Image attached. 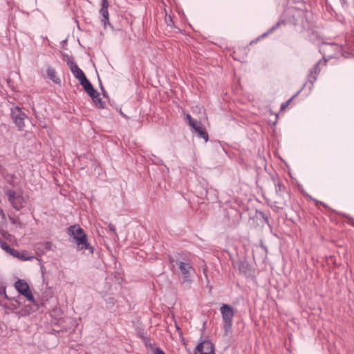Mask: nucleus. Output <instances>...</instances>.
<instances>
[{"mask_svg": "<svg viewBox=\"0 0 354 354\" xmlns=\"http://www.w3.org/2000/svg\"><path fill=\"white\" fill-rule=\"evenodd\" d=\"M314 201H315L317 203H322L321 202H319L318 201H315V200H314Z\"/></svg>", "mask_w": 354, "mask_h": 354, "instance_id": "obj_33", "label": "nucleus"}, {"mask_svg": "<svg viewBox=\"0 0 354 354\" xmlns=\"http://www.w3.org/2000/svg\"><path fill=\"white\" fill-rule=\"evenodd\" d=\"M277 119H278V114H275V120L272 122L273 126L276 125Z\"/></svg>", "mask_w": 354, "mask_h": 354, "instance_id": "obj_29", "label": "nucleus"}, {"mask_svg": "<svg viewBox=\"0 0 354 354\" xmlns=\"http://www.w3.org/2000/svg\"><path fill=\"white\" fill-rule=\"evenodd\" d=\"M325 64L326 60H319L312 68L309 70L307 75V82L310 84V86H309L310 91L313 89L314 83L316 82L317 76L320 72L319 65H325Z\"/></svg>", "mask_w": 354, "mask_h": 354, "instance_id": "obj_7", "label": "nucleus"}, {"mask_svg": "<svg viewBox=\"0 0 354 354\" xmlns=\"http://www.w3.org/2000/svg\"><path fill=\"white\" fill-rule=\"evenodd\" d=\"M220 311L222 315L224 332L225 335H227L232 326V319L234 313L232 308L227 304L223 305L220 308Z\"/></svg>", "mask_w": 354, "mask_h": 354, "instance_id": "obj_3", "label": "nucleus"}, {"mask_svg": "<svg viewBox=\"0 0 354 354\" xmlns=\"http://www.w3.org/2000/svg\"><path fill=\"white\" fill-rule=\"evenodd\" d=\"M333 47V46H332V45L326 44V45L324 46V50H327L328 48H331Z\"/></svg>", "mask_w": 354, "mask_h": 354, "instance_id": "obj_27", "label": "nucleus"}, {"mask_svg": "<svg viewBox=\"0 0 354 354\" xmlns=\"http://www.w3.org/2000/svg\"><path fill=\"white\" fill-rule=\"evenodd\" d=\"M281 24V22L279 21L277 22L274 26H273L272 28H270L266 32L262 34L261 35H260L259 37H258L256 39L254 40H252L250 41V44H255L257 43L258 41H259L260 39L266 37L267 35H268L269 34H271L277 28L279 27Z\"/></svg>", "mask_w": 354, "mask_h": 354, "instance_id": "obj_14", "label": "nucleus"}, {"mask_svg": "<svg viewBox=\"0 0 354 354\" xmlns=\"http://www.w3.org/2000/svg\"><path fill=\"white\" fill-rule=\"evenodd\" d=\"M306 84H304L303 85V86L301 87V88L300 90H299V91L297 92V93H296L295 95H293L290 99H289L288 101H286V102H283V103H282V104H281V107H280V111H284V110H285V109L288 106V105H289L290 102H291V101H292V100H293L296 96H297V95L300 93V92H301V91H302V89L304 88V86H306Z\"/></svg>", "mask_w": 354, "mask_h": 354, "instance_id": "obj_18", "label": "nucleus"}, {"mask_svg": "<svg viewBox=\"0 0 354 354\" xmlns=\"http://www.w3.org/2000/svg\"><path fill=\"white\" fill-rule=\"evenodd\" d=\"M15 288L21 295L26 297L28 301L31 302L35 301L32 292L30 290V287L25 280L18 279L16 281L15 283Z\"/></svg>", "mask_w": 354, "mask_h": 354, "instance_id": "obj_4", "label": "nucleus"}, {"mask_svg": "<svg viewBox=\"0 0 354 354\" xmlns=\"http://www.w3.org/2000/svg\"><path fill=\"white\" fill-rule=\"evenodd\" d=\"M186 119L188 122V124L190 127H192V124H194L197 120H194L191 115L189 114H187L186 115Z\"/></svg>", "mask_w": 354, "mask_h": 354, "instance_id": "obj_23", "label": "nucleus"}, {"mask_svg": "<svg viewBox=\"0 0 354 354\" xmlns=\"http://www.w3.org/2000/svg\"><path fill=\"white\" fill-rule=\"evenodd\" d=\"M191 127L198 133V136L200 138L204 139L205 142L208 141V133L201 122L197 120L194 124H192Z\"/></svg>", "mask_w": 354, "mask_h": 354, "instance_id": "obj_10", "label": "nucleus"}, {"mask_svg": "<svg viewBox=\"0 0 354 354\" xmlns=\"http://www.w3.org/2000/svg\"><path fill=\"white\" fill-rule=\"evenodd\" d=\"M91 97L92 98L96 106H97L98 108L104 107V102L100 97V94L97 92H96L95 94H94L93 96H91Z\"/></svg>", "mask_w": 354, "mask_h": 354, "instance_id": "obj_16", "label": "nucleus"}, {"mask_svg": "<svg viewBox=\"0 0 354 354\" xmlns=\"http://www.w3.org/2000/svg\"><path fill=\"white\" fill-rule=\"evenodd\" d=\"M109 229H110V230H111V231H112V232H115V227H114L113 225H109Z\"/></svg>", "mask_w": 354, "mask_h": 354, "instance_id": "obj_31", "label": "nucleus"}, {"mask_svg": "<svg viewBox=\"0 0 354 354\" xmlns=\"http://www.w3.org/2000/svg\"><path fill=\"white\" fill-rule=\"evenodd\" d=\"M170 262L173 266H178L183 276V283L192 281L191 277L194 273V268L186 256L180 255L176 259L171 258Z\"/></svg>", "mask_w": 354, "mask_h": 354, "instance_id": "obj_1", "label": "nucleus"}, {"mask_svg": "<svg viewBox=\"0 0 354 354\" xmlns=\"http://www.w3.org/2000/svg\"><path fill=\"white\" fill-rule=\"evenodd\" d=\"M72 73L73 74L75 77L77 78L80 81V83L82 81H83L85 79H86V77L85 74L84 73V72L80 68H78V69H76V70L73 71L72 72Z\"/></svg>", "mask_w": 354, "mask_h": 354, "instance_id": "obj_17", "label": "nucleus"}, {"mask_svg": "<svg viewBox=\"0 0 354 354\" xmlns=\"http://www.w3.org/2000/svg\"><path fill=\"white\" fill-rule=\"evenodd\" d=\"M276 187V192L278 193L279 191H281V185L280 184H277L275 185Z\"/></svg>", "mask_w": 354, "mask_h": 354, "instance_id": "obj_26", "label": "nucleus"}, {"mask_svg": "<svg viewBox=\"0 0 354 354\" xmlns=\"http://www.w3.org/2000/svg\"><path fill=\"white\" fill-rule=\"evenodd\" d=\"M84 233L83 229L79 225H71L67 229V234L73 237L74 240L77 239V237L82 236Z\"/></svg>", "mask_w": 354, "mask_h": 354, "instance_id": "obj_11", "label": "nucleus"}, {"mask_svg": "<svg viewBox=\"0 0 354 354\" xmlns=\"http://www.w3.org/2000/svg\"><path fill=\"white\" fill-rule=\"evenodd\" d=\"M0 247L8 254H10L11 252H13V249H12L6 242L3 241L2 240H0Z\"/></svg>", "mask_w": 354, "mask_h": 354, "instance_id": "obj_20", "label": "nucleus"}, {"mask_svg": "<svg viewBox=\"0 0 354 354\" xmlns=\"http://www.w3.org/2000/svg\"><path fill=\"white\" fill-rule=\"evenodd\" d=\"M108 304L113 306V299L109 298V301H107Z\"/></svg>", "mask_w": 354, "mask_h": 354, "instance_id": "obj_28", "label": "nucleus"}, {"mask_svg": "<svg viewBox=\"0 0 354 354\" xmlns=\"http://www.w3.org/2000/svg\"><path fill=\"white\" fill-rule=\"evenodd\" d=\"M5 194L12 207L17 211L21 209L27 203V197L21 191L7 189Z\"/></svg>", "mask_w": 354, "mask_h": 354, "instance_id": "obj_2", "label": "nucleus"}, {"mask_svg": "<svg viewBox=\"0 0 354 354\" xmlns=\"http://www.w3.org/2000/svg\"><path fill=\"white\" fill-rule=\"evenodd\" d=\"M75 241L79 250H88L90 254L93 253L94 248L88 243L86 233L83 234L82 236L80 237H77Z\"/></svg>", "mask_w": 354, "mask_h": 354, "instance_id": "obj_9", "label": "nucleus"}, {"mask_svg": "<svg viewBox=\"0 0 354 354\" xmlns=\"http://www.w3.org/2000/svg\"><path fill=\"white\" fill-rule=\"evenodd\" d=\"M46 74L48 79L52 80L55 84H60L61 80L56 76V71L51 67H48L46 69Z\"/></svg>", "mask_w": 354, "mask_h": 354, "instance_id": "obj_15", "label": "nucleus"}, {"mask_svg": "<svg viewBox=\"0 0 354 354\" xmlns=\"http://www.w3.org/2000/svg\"><path fill=\"white\" fill-rule=\"evenodd\" d=\"M11 116L19 130H23L25 127L24 120L26 118L25 113L19 106H15L11 109Z\"/></svg>", "mask_w": 354, "mask_h": 354, "instance_id": "obj_5", "label": "nucleus"}, {"mask_svg": "<svg viewBox=\"0 0 354 354\" xmlns=\"http://www.w3.org/2000/svg\"><path fill=\"white\" fill-rule=\"evenodd\" d=\"M10 254L12 255L13 257L19 258L20 255V252L13 249V252H10Z\"/></svg>", "mask_w": 354, "mask_h": 354, "instance_id": "obj_25", "label": "nucleus"}, {"mask_svg": "<svg viewBox=\"0 0 354 354\" xmlns=\"http://www.w3.org/2000/svg\"><path fill=\"white\" fill-rule=\"evenodd\" d=\"M216 191L213 189L212 188L207 189L206 195H207V198L208 199L209 198V195L212 194V195H214V198H212L211 199H212V200L216 199L217 196H216Z\"/></svg>", "mask_w": 354, "mask_h": 354, "instance_id": "obj_22", "label": "nucleus"}, {"mask_svg": "<svg viewBox=\"0 0 354 354\" xmlns=\"http://www.w3.org/2000/svg\"><path fill=\"white\" fill-rule=\"evenodd\" d=\"M19 259L24 260V261H32L35 259L34 256H28L26 252H20V255Z\"/></svg>", "mask_w": 354, "mask_h": 354, "instance_id": "obj_21", "label": "nucleus"}, {"mask_svg": "<svg viewBox=\"0 0 354 354\" xmlns=\"http://www.w3.org/2000/svg\"><path fill=\"white\" fill-rule=\"evenodd\" d=\"M80 84L83 86L84 91L90 97L93 96L97 92L87 78L82 81Z\"/></svg>", "mask_w": 354, "mask_h": 354, "instance_id": "obj_13", "label": "nucleus"}, {"mask_svg": "<svg viewBox=\"0 0 354 354\" xmlns=\"http://www.w3.org/2000/svg\"><path fill=\"white\" fill-rule=\"evenodd\" d=\"M98 80H99V84H100V86L101 90L104 91V88H103V86H102V82H101L100 79L98 78Z\"/></svg>", "mask_w": 354, "mask_h": 354, "instance_id": "obj_30", "label": "nucleus"}, {"mask_svg": "<svg viewBox=\"0 0 354 354\" xmlns=\"http://www.w3.org/2000/svg\"><path fill=\"white\" fill-rule=\"evenodd\" d=\"M67 64L68 67L70 68L71 72L73 71L78 69V66L77 65L76 62H75L74 59L72 57H68L66 59Z\"/></svg>", "mask_w": 354, "mask_h": 354, "instance_id": "obj_19", "label": "nucleus"}, {"mask_svg": "<svg viewBox=\"0 0 354 354\" xmlns=\"http://www.w3.org/2000/svg\"><path fill=\"white\" fill-rule=\"evenodd\" d=\"M153 354H165V353L160 348H156L153 350Z\"/></svg>", "mask_w": 354, "mask_h": 354, "instance_id": "obj_24", "label": "nucleus"}, {"mask_svg": "<svg viewBox=\"0 0 354 354\" xmlns=\"http://www.w3.org/2000/svg\"><path fill=\"white\" fill-rule=\"evenodd\" d=\"M53 248V244L50 241L41 242L35 245V249L37 252L45 254L47 252L51 250Z\"/></svg>", "mask_w": 354, "mask_h": 354, "instance_id": "obj_12", "label": "nucleus"}, {"mask_svg": "<svg viewBox=\"0 0 354 354\" xmlns=\"http://www.w3.org/2000/svg\"><path fill=\"white\" fill-rule=\"evenodd\" d=\"M109 1L108 0H102L101 8L100 10V14L102 16L101 22L103 24L104 28L107 26L113 28V26L109 22Z\"/></svg>", "mask_w": 354, "mask_h": 354, "instance_id": "obj_8", "label": "nucleus"}, {"mask_svg": "<svg viewBox=\"0 0 354 354\" xmlns=\"http://www.w3.org/2000/svg\"><path fill=\"white\" fill-rule=\"evenodd\" d=\"M3 292H4V295H5V296L6 297V290H3Z\"/></svg>", "mask_w": 354, "mask_h": 354, "instance_id": "obj_34", "label": "nucleus"}, {"mask_svg": "<svg viewBox=\"0 0 354 354\" xmlns=\"http://www.w3.org/2000/svg\"><path fill=\"white\" fill-rule=\"evenodd\" d=\"M194 354H215L214 344L208 339L203 340L196 346Z\"/></svg>", "mask_w": 354, "mask_h": 354, "instance_id": "obj_6", "label": "nucleus"}, {"mask_svg": "<svg viewBox=\"0 0 354 354\" xmlns=\"http://www.w3.org/2000/svg\"><path fill=\"white\" fill-rule=\"evenodd\" d=\"M0 216L2 218H4V216H5V214H4L3 211L2 209H0Z\"/></svg>", "mask_w": 354, "mask_h": 354, "instance_id": "obj_32", "label": "nucleus"}]
</instances>
